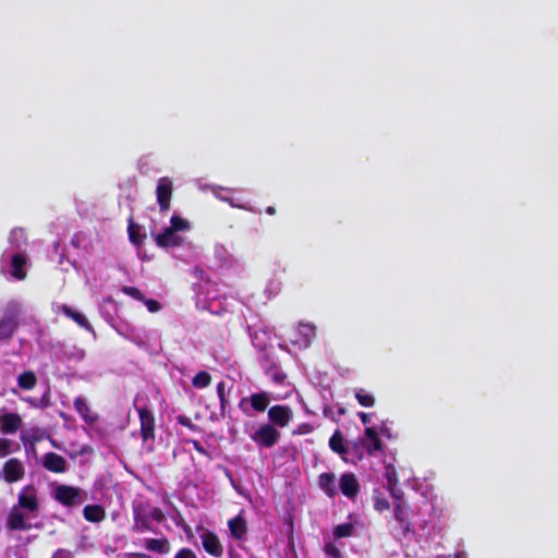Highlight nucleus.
Returning <instances> with one entry per match:
<instances>
[{"label":"nucleus","instance_id":"obj_1","mask_svg":"<svg viewBox=\"0 0 558 558\" xmlns=\"http://www.w3.org/2000/svg\"><path fill=\"white\" fill-rule=\"evenodd\" d=\"M318 486L330 498L340 492L348 499L354 500L360 492L359 481L353 473H343L338 481L333 473H322Z\"/></svg>","mask_w":558,"mask_h":558},{"label":"nucleus","instance_id":"obj_2","mask_svg":"<svg viewBox=\"0 0 558 558\" xmlns=\"http://www.w3.org/2000/svg\"><path fill=\"white\" fill-rule=\"evenodd\" d=\"M190 229L191 223L189 220L179 215H172L170 226L162 228L160 231L153 230L151 236L160 247H177L184 243V238L180 232H185Z\"/></svg>","mask_w":558,"mask_h":558},{"label":"nucleus","instance_id":"obj_3","mask_svg":"<svg viewBox=\"0 0 558 558\" xmlns=\"http://www.w3.org/2000/svg\"><path fill=\"white\" fill-rule=\"evenodd\" d=\"M51 496L64 507L80 506L87 500V493L85 490L64 484L52 485Z\"/></svg>","mask_w":558,"mask_h":558},{"label":"nucleus","instance_id":"obj_4","mask_svg":"<svg viewBox=\"0 0 558 558\" xmlns=\"http://www.w3.org/2000/svg\"><path fill=\"white\" fill-rule=\"evenodd\" d=\"M2 262L10 266L9 272L16 280L26 278L27 268L31 265L29 258L25 252L5 250L2 253Z\"/></svg>","mask_w":558,"mask_h":558},{"label":"nucleus","instance_id":"obj_5","mask_svg":"<svg viewBox=\"0 0 558 558\" xmlns=\"http://www.w3.org/2000/svg\"><path fill=\"white\" fill-rule=\"evenodd\" d=\"M250 438L260 447L271 448L279 441L280 432L271 424H263L250 434Z\"/></svg>","mask_w":558,"mask_h":558},{"label":"nucleus","instance_id":"obj_6","mask_svg":"<svg viewBox=\"0 0 558 558\" xmlns=\"http://www.w3.org/2000/svg\"><path fill=\"white\" fill-rule=\"evenodd\" d=\"M269 403H270L269 395L267 392L263 391V392L253 393L250 397H245V398L241 399V401L239 403V408L244 414L251 416L252 413L250 411V408L257 412H264L267 409V407L269 405Z\"/></svg>","mask_w":558,"mask_h":558},{"label":"nucleus","instance_id":"obj_7","mask_svg":"<svg viewBox=\"0 0 558 558\" xmlns=\"http://www.w3.org/2000/svg\"><path fill=\"white\" fill-rule=\"evenodd\" d=\"M156 196L160 210H169L172 196V181L168 177L158 180Z\"/></svg>","mask_w":558,"mask_h":558},{"label":"nucleus","instance_id":"obj_8","mask_svg":"<svg viewBox=\"0 0 558 558\" xmlns=\"http://www.w3.org/2000/svg\"><path fill=\"white\" fill-rule=\"evenodd\" d=\"M199 538L204 549L211 556L219 558L223 554V547L218 536L206 529H201Z\"/></svg>","mask_w":558,"mask_h":558},{"label":"nucleus","instance_id":"obj_9","mask_svg":"<svg viewBox=\"0 0 558 558\" xmlns=\"http://www.w3.org/2000/svg\"><path fill=\"white\" fill-rule=\"evenodd\" d=\"M16 507L31 513L36 512L39 508L37 489L31 485L25 486L19 494V502Z\"/></svg>","mask_w":558,"mask_h":558},{"label":"nucleus","instance_id":"obj_10","mask_svg":"<svg viewBox=\"0 0 558 558\" xmlns=\"http://www.w3.org/2000/svg\"><path fill=\"white\" fill-rule=\"evenodd\" d=\"M138 416L141 422V436L144 442L155 439V416L144 408L138 409Z\"/></svg>","mask_w":558,"mask_h":558},{"label":"nucleus","instance_id":"obj_11","mask_svg":"<svg viewBox=\"0 0 558 558\" xmlns=\"http://www.w3.org/2000/svg\"><path fill=\"white\" fill-rule=\"evenodd\" d=\"M316 336V327L312 324H300L295 331L292 342L300 349H306L311 345Z\"/></svg>","mask_w":558,"mask_h":558},{"label":"nucleus","instance_id":"obj_12","mask_svg":"<svg viewBox=\"0 0 558 558\" xmlns=\"http://www.w3.org/2000/svg\"><path fill=\"white\" fill-rule=\"evenodd\" d=\"M361 442L368 454H375L377 451H380L383 449L378 430L375 426L365 427L364 436L361 439Z\"/></svg>","mask_w":558,"mask_h":558},{"label":"nucleus","instance_id":"obj_13","mask_svg":"<svg viewBox=\"0 0 558 558\" xmlns=\"http://www.w3.org/2000/svg\"><path fill=\"white\" fill-rule=\"evenodd\" d=\"M293 413L287 405H274L268 410L270 422L279 427H286L292 420Z\"/></svg>","mask_w":558,"mask_h":558},{"label":"nucleus","instance_id":"obj_14","mask_svg":"<svg viewBox=\"0 0 558 558\" xmlns=\"http://www.w3.org/2000/svg\"><path fill=\"white\" fill-rule=\"evenodd\" d=\"M25 473L23 463L17 459H10L3 465V476L8 483L20 481Z\"/></svg>","mask_w":558,"mask_h":558},{"label":"nucleus","instance_id":"obj_15","mask_svg":"<svg viewBox=\"0 0 558 558\" xmlns=\"http://www.w3.org/2000/svg\"><path fill=\"white\" fill-rule=\"evenodd\" d=\"M41 463L45 469L53 473H64L68 470L66 460L54 452L44 454Z\"/></svg>","mask_w":558,"mask_h":558},{"label":"nucleus","instance_id":"obj_16","mask_svg":"<svg viewBox=\"0 0 558 558\" xmlns=\"http://www.w3.org/2000/svg\"><path fill=\"white\" fill-rule=\"evenodd\" d=\"M54 312L64 314L66 317L73 319L78 326L86 330H93L86 316L73 310L71 306L66 304H57L54 306Z\"/></svg>","mask_w":558,"mask_h":558},{"label":"nucleus","instance_id":"obj_17","mask_svg":"<svg viewBox=\"0 0 558 558\" xmlns=\"http://www.w3.org/2000/svg\"><path fill=\"white\" fill-rule=\"evenodd\" d=\"M8 527L11 530L25 531L31 529L24 513L20 508L14 506L8 517Z\"/></svg>","mask_w":558,"mask_h":558},{"label":"nucleus","instance_id":"obj_18","mask_svg":"<svg viewBox=\"0 0 558 558\" xmlns=\"http://www.w3.org/2000/svg\"><path fill=\"white\" fill-rule=\"evenodd\" d=\"M45 437V432L39 427H32L21 433V440L26 450H34V445Z\"/></svg>","mask_w":558,"mask_h":558},{"label":"nucleus","instance_id":"obj_19","mask_svg":"<svg viewBox=\"0 0 558 558\" xmlns=\"http://www.w3.org/2000/svg\"><path fill=\"white\" fill-rule=\"evenodd\" d=\"M22 425V418L15 413H7L0 416V430L4 434L15 433Z\"/></svg>","mask_w":558,"mask_h":558},{"label":"nucleus","instance_id":"obj_20","mask_svg":"<svg viewBox=\"0 0 558 558\" xmlns=\"http://www.w3.org/2000/svg\"><path fill=\"white\" fill-rule=\"evenodd\" d=\"M228 527L233 538L238 541L245 539L247 527L246 522L242 515H236L235 518L229 520Z\"/></svg>","mask_w":558,"mask_h":558},{"label":"nucleus","instance_id":"obj_21","mask_svg":"<svg viewBox=\"0 0 558 558\" xmlns=\"http://www.w3.org/2000/svg\"><path fill=\"white\" fill-rule=\"evenodd\" d=\"M357 519L353 517H349V522L338 524L333 529V537L336 539L350 537L356 533L357 530Z\"/></svg>","mask_w":558,"mask_h":558},{"label":"nucleus","instance_id":"obj_22","mask_svg":"<svg viewBox=\"0 0 558 558\" xmlns=\"http://www.w3.org/2000/svg\"><path fill=\"white\" fill-rule=\"evenodd\" d=\"M9 244L10 246L7 250L24 252L23 250L26 246L25 231L21 228L13 229L9 235Z\"/></svg>","mask_w":558,"mask_h":558},{"label":"nucleus","instance_id":"obj_23","mask_svg":"<svg viewBox=\"0 0 558 558\" xmlns=\"http://www.w3.org/2000/svg\"><path fill=\"white\" fill-rule=\"evenodd\" d=\"M74 408L87 424H93L97 421L98 416L90 411L85 398L77 397L74 400Z\"/></svg>","mask_w":558,"mask_h":558},{"label":"nucleus","instance_id":"obj_24","mask_svg":"<svg viewBox=\"0 0 558 558\" xmlns=\"http://www.w3.org/2000/svg\"><path fill=\"white\" fill-rule=\"evenodd\" d=\"M17 328V319L15 316H4L0 319V341L10 339Z\"/></svg>","mask_w":558,"mask_h":558},{"label":"nucleus","instance_id":"obj_25","mask_svg":"<svg viewBox=\"0 0 558 558\" xmlns=\"http://www.w3.org/2000/svg\"><path fill=\"white\" fill-rule=\"evenodd\" d=\"M84 518L89 522H100L105 519L106 513L101 506L88 505L83 509Z\"/></svg>","mask_w":558,"mask_h":558},{"label":"nucleus","instance_id":"obj_26","mask_svg":"<svg viewBox=\"0 0 558 558\" xmlns=\"http://www.w3.org/2000/svg\"><path fill=\"white\" fill-rule=\"evenodd\" d=\"M145 547L150 551L167 554L170 550V544L167 538H148L145 541Z\"/></svg>","mask_w":558,"mask_h":558},{"label":"nucleus","instance_id":"obj_27","mask_svg":"<svg viewBox=\"0 0 558 558\" xmlns=\"http://www.w3.org/2000/svg\"><path fill=\"white\" fill-rule=\"evenodd\" d=\"M329 447L332 451L343 454L347 453V448L344 446V439L339 430H336L329 439Z\"/></svg>","mask_w":558,"mask_h":558},{"label":"nucleus","instance_id":"obj_28","mask_svg":"<svg viewBox=\"0 0 558 558\" xmlns=\"http://www.w3.org/2000/svg\"><path fill=\"white\" fill-rule=\"evenodd\" d=\"M385 477L391 495H396V486H398V475L395 466L386 465Z\"/></svg>","mask_w":558,"mask_h":558},{"label":"nucleus","instance_id":"obj_29","mask_svg":"<svg viewBox=\"0 0 558 558\" xmlns=\"http://www.w3.org/2000/svg\"><path fill=\"white\" fill-rule=\"evenodd\" d=\"M17 450H20V445L17 442L5 438H0V458H4Z\"/></svg>","mask_w":558,"mask_h":558},{"label":"nucleus","instance_id":"obj_30","mask_svg":"<svg viewBox=\"0 0 558 558\" xmlns=\"http://www.w3.org/2000/svg\"><path fill=\"white\" fill-rule=\"evenodd\" d=\"M36 376L33 372H24L17 378V384L23 389H32L36 385Z\"/></svg>","mask_w":558,"mask_h":558},{"label":"nucleus","instance_id":"obj_31","mask_svg":"<svg viewBox=\"0 0 558 558\" xmlns=\"http://www.w3.org/2000/svg\"><path fill=\"white\" fill-rule=\"evenodd\" d=\"M355 398L359 401V403L363 407L369 408L373 407L375 403L374 396L362 388L355 390Z\"/></svg>","mask_w":558,"mask_h":558},{"label":"nucleus","instance_id":"obj_32","mask_svg":"<svg viewBox=\"0 0 558 558\" xmlns=\"http://www.w3.org/2000/svg\"><path fill=\"white\" fill-rule=\"evenodd\" d=\"M210 379L211 377L207 372H199L194 376L192 383L196 388H205L210 384Z\"/></svg>","mask_w":558,"mask_h":558},{"label":"nucleus","instance_id":"obj_33","mask_svg":"<svg viewBox=\"0 0 558 558\" xmlns=\"http://www.w3.org/2000/svg\"><path fill=\"white\" fill-rule=\"evenodd\" d=\"M267 375L272 381L277 384H282L286 379V374L277 366L270 367L267 371Z\"/></svg>","mask_w":558,"mask_h":558},{"label":"nucleus","instance_id":"obj_34","mask_svg":"<svg viewBox=\"0 0 558 558\" xmlns=\"http://www.w3.org/2000/svg\"><path fill=\"white\" fill-rule=\"evenodd\" d=\"M280 290L281 282L278 279L272 278L268 281L265 292L268 293L269 296H275L280 292Z\"/></svg>","mask_w":558,"mask_h":558},{"label":"nucleus","instance_id":"obj_35","mask_svg":"<svg viewBox=\"0 0 558 558\" xmlns=\"http://www.w3.org/2000/svg\"><path fill=\"white\" fill-rule=\"evenodd\" d=\"M24 400L35 408H46L49 405V392L44 393L43 397L39 399H34L29 397Z\"/></svg>","mask_w":558,"mask_h":558},{"label":"nucleus","instance_id":"obj_36","mask_svg":"<svg viewBox=\"0 0 558 558\" xmlns=\"http://www.w3.org/2000/svg\"><path fill=\"white\" fill-rule=\"evenodd\" d=\"M395 519L400 523H403L407 517V507L403 502L399 501L395 505L393 509Z\"/></svg>","mask_w":558,"mask_h":558},{"label":"nucleus","instance_id":"obj_37","mask_svg":"<svg viewBox=\"0 0 558 558\" xmlns=\"http://www.w3.org/2000/svg\"><path fill=\"white\" fill-rule=\"evenodd\" d=\"M215 256L219 259L220 263L226 264L229 262L230 254L228 250L220 244L215 246Z\"/></svg>","mask_w":558,"mask_h":558},{"label":"nucleus","instance_id":"obj_38","mask_svg":"<svg viewBox=\"0 0 558 558\" xmlns=\"http://www.w3.org/2000/svg\"><path fill=\"white\" fill-rule=\"evenodd\" d=\"M122 292L137 301H144V295L137 288L125 286L122 288Z\"/></svg>","mask_w":558,"mask_h":558},{"label":"nucleus","instance_id":"obj_39","mask_svg":"<svg viewBox=\"0 0 558 558\" xmlns=\"http://www.w3.org/2000/svg\"><path fill=\"white\" fill-rule=\"evenodd\" d=\"M324 550L326 555L332 558H341V550L333 543L328 542L325 544Z\"/></svg>","mask_w":558,"mask_h":558},{"label":"nucleus","instance_id":"obj_40","mask_svg":"<svg viewBox=\"0 0 558 558\" xmlns=\"http://www.w3.org/2000/svg\"><path fill=\"white\" fill-rule=\"evenodd\" d=\"M66 356L69 360L82 361L85 356V351L81 348L73 347L66 352Z\"/></svg>","mask_w":558,"mask_h":558},{"label":"nucleus","instance_id":"obj_41","mask_svg":"<svg viewBox=\"0 0 558 558\" xmlns=\"http://www.w3.org/2000/svg\"><path fill=\"white\" fill-rule=\"evenodd\" d=\"M227 203L230 206L235 207V208H241V209H245L248 211H256L253 207L248 206L245 203H241L240 199L231 197V196L228 197Z\"/></svg>","mask_w":558,"mask_h":558},{"label":"nucleus","instance_id":"obj_42","mask_svg":"<svg viewBox=\"0 0 558 558\" xmlns=\"http://www.w3.org/2000/svg\"><path fill=\"white\" fill-rule=\"evenodd\" d=\"M211 191H213L214 195H215L218 199H220V201H222V202H227V199H228V197H229V195H227V194H228V193H230V191H229V190L223 189V187H220V186H213V187H211Z\"/></svg>","mask_w":558,"mask_h":558},{"label":"nucleus","instance_id":"obj_43","mask_svg":"<svg viewBox=\"0 0 558 558\" xmlns=\"http://www.w3.org/2000/svg\"><path fill=\"white\" fill-rule=\"evenodd\" d=\"M374 507L377 511L383 512L389 509V502L385 498H376Z\"/></svg>","mask_w":558,"mask_h":558},{"label":"nucleus","instance_id":"obj_44","mask_svg":"<svg viewBox=\"0 0 558 558\" xmlns=\"http://www.w3.org/2000/svg\"><path fill=\"white\" fill-rule=\"evenodd\" d=\"M142 302L145 303L147 310L150 313H156L160 310V304L155 300H147L144 298V301H142Z\"/></svg>","mask_w":558,"mask_h":558},{"label":"nucleus","instance_id":"obj_45","mask_svg":"<svg viewBox=\"0 0 558 558\" xmlns=\"http://www.w3.org/2000/svg\"><path fill=\"white\" fill-rule=\"evenodd\" d=\"M377 430H378V435H381V436H385L387 438H391L392 435H391V432L388 427V424L387 422H381L380 425L378 427H376Z\"/></svg>","mask_w":558,"mask_h":558},{"label":"nucleus","instance_id":"obj_46","mask_svg":"<svg viewBox=\"0 0 558 558\" xmlns=\"http://www.w3.org/2000/svg\"><path fill=\"white\" fill-rule=\"evenodd\" d=\"M174 558H196V555L189 548H182L175 554Z\"/></svg>","mask_w":558,"mask_h":558},{"label":"nucleus","instance_id":"obj_47","mask_svg":"<svg viewBox=\"0 0 558 558\" xmlns=\"http://www.w3.org/2000/svg\"><path fill=\"white\" fill-rule=\"evenodd\" d=\"M150 517H151L155 521H158V522L162 521V520H163V518H165V515H163L162 511H161L160 509H158V508H155V509H153V510H151V512H150Z\"/></svg>","mask_w":558,"mask_h":558},{"label":"nucleus","instance_id":"obj_48","mask_svg":"<svg viewBox=\"0 0 558 558\" xmlns=\"http://www.w3.org/2000/svg\"><path fill=\"white\" fill-rule=\"evenodd\" d=\"M217 395H218V398L220 397H225L226 396V386H225V383H219L217 385Z\"/></svg>","mask_w":558,"mask_h":558},{"label":"nucleus","instance_id":"obj_49","mask_svg":"<svg viewBox=\"0 0 558 558\" xmlns=\"http://www.w3.org/2000/svg\"><path fill=\"white\" fill-rule=\"evenodd\" d=\"M53 558H70V553L63 549H59L54 553Z\"/></svg>","mask_w":558,"mask_h":558},{"label":"nucleus","instance_id":"obj_50","mask_svg":"<svg viewBox=\"0 0 558 558\" xmlns=\"http://www.w3.org/2000/svg\"><path fill=\"white\" fill-rule=\"evenodd\" d=\"M359 416L364 425H368L371 422V414L368 413L360 412Z\"/></svg>","mask_w":558,"mask_h":558},{"label":"nucleus","instance_id":"obj_51","mask_svg":"<svg viewBox=\"0 0 558 558\" xmlns=\"http://www.w3.org/2000/svg\"><path fill=\"white\" fill-rule=\"evenodd\" d=\"M179 422H180L182 425H185V426H187V427H191V428L193 427V425H192V423H191L190 418H187V417H185V416H180V417H179Z\"/></svg>","mask_w":558,"mask_h":558},{"label":"nucleus","instance_id":"obj_52","mask_svg":"<svg viewBox=\"0 0 558 558\" xmlns=\"http://www.w3.org/2000/svg\"><path fill=\"white\" fill-rule=\"evenodd\" d=\"M128 339H130L131 341L137 343V344H141L142 341L140 339V336L138 335H135V333H132L131 336H125Z\"/></svg>","mask_w":558,"mask_h":558},{"label":"nucleus","instance_id":"obj_53","mask_svg":"<svg viewBox=\"0 0 558 558\" xmlns=\"http://www.w3.org/2000/svg\"><path fill=\"white\" fill-rule=\"evenodd\" d=\"M219 401H220V409H221V412L223 413L225 412V409H226V404H227V398L226 396L225 397H220L219 398Z\"/></svg>","mask_w":558,"mask_h":558},{"label":"nucleus","instance_id":"obj_54","mask_svg":"<svg viewBox=\"0 0 558 558\" xmlns=\"http://www.w3.org/2000/svg\"><path fill=\"white\" fill-rule=\"evenodd\" d=\"M193 446L198 452L205 453V450L201 447V445L197 441H193Z\"/></svg>","mask_w":558,"mask_h":558},{"label":"nucleus","instance_id":"obj_55","mask_svg":"<svg viewBox=\"0 0 558 558\" xmlns=\"http://www.w3.org/2000/svg\"><path fill=\"white\" fill-rule=\"evenodd\" d=\"M266 213H267L268 215H275V214H276V208H275L274 206H268V207L266 208Z\"/></svg>","mask_w":558,"mask_h":558},{"label":"nucleus","instance_id":"obj_56","mask_svg":"<svg viewBox=\"0 0 558 558\" xmlns=\"http://www.w3.org/2000/svg\"><path fill=\"white\" fill-rule=\"evenodd\" d=\"M402 492L401 489H399L397 486H396V495H392L395 498L399 499L400 496H401Z\"/></svg>","mask_w":558,"mask_h":558},{"label":"nucleus","instance_id":"obj_57","mask_svg":"<svg viewBox=\"0 0 558 558\" xmlns=\"http://www.w3.org/2000/svg\"><path fill=\"white\" fill-rule=\"evenodd\" d=\"M136 233H133V231L130 229V239L132 242H136Z\"/></svg>","mask_w":558,"mask_h":558},{"label":"nucleus","instance_id":"obj_58","mask_svg":"<svg viewBox=\"0 0 558 558\" xmlns=\"http://www.w3.org/2000/svg\"><path fill=\"white\" fill-rule=\"evenodd\" d=\"M454 558H466V555L464 553H458Z\"/></svg>","mask_w":558,"mask_h":558},{"label":"nucleus","instance_id":"obj_59","mask_svg":"<svg viewBox=\"0 0 558 558\" xmlns=\"http://www.w3.org/2000/svg\"><path fill=\"white\" fill-rule=\"evenodd\" d=\"M51 444H52V446H53V447L59 448V447L57 446V442H54V440H51Z\"/></svg>","mask_w":558,"mask_h":558}]
</instances>
